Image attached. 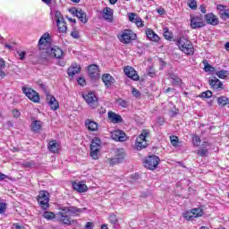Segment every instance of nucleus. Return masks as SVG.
I'll list each match as a JSON object with an SVG mask.
<instances>
[{"instance_id": "nucleus-64", "label": "nucleus", "mask_w": 229, "mask_h": 229, "mask_svg": "<svg viewBox=\"0 0 229 229\" xmlns=\"http://www.w3.org/2000/svg\"><path fill=\"white\" fill-rule=\"evenodd\" d=\"M225 49L226 51H229V42H227V43L225 44Z\"/></svg>"}, {"instance_id": "nucleus-47", "label": "nucleus", "mask_w": 229, "mask_h": 229, "mask_svg": "<svg viewBox=\"0 0 229 229\" xmlns=\"http://www.w3.org/2000/svg\"><path fill=\"white\" fill-rule=\"evenodd\" d=\"M193 146H199L201 144V139L199 136H194L192 138Z\"/></svg>"}, {"instance_id": "nucleus-35", "label": "nucleus", "mask_w": 229, "mask_h": 229, "mask_svg": "<svg viewBox=\"0 0 229 229\" xmlns=\"http://www.w3.org/2000/svg\"><path fill=\"white\" fill-rule=\"evenodd\" d=\"M216 76L220 78V80H226L229 76V72L226 70H221L216 72Z\"/></svg>"}, {"instance_id": "nucleus-18", "label": "nucleus", "mask_w": 229, "mask_h": 229, "mask_svg": "<svg viewBox=\"0 0 229 229\" xmlns=\"http://www.w3.org/2000/svg\"><path fill=\"white\" fill-rule=\"evenodd\" d=\"M47 101L52 110H58L60 108V104H58V100L54 96L47 94Z\"/></svg>"}, {"instance_id": "nucleus-31", "label": "nucleus", "mask_w": 229, "mask_h": 229, "mask_svg": "<svg viewBox=\"0 0 229 229\" xmlns=\"http://www.w3.org/2000/svg\"><path fill=\"white\" fill-rule=\"evenodd\" d=\"M56 24L60 33H67V23H65V20L57 21Z\"/></svg>"}, {"instance_id": "nucleus-43", "label": "nucleus", "mask_w": 229, "mask_h": 229, "mask_svg": "<svg viewBox=\"0 0 229 229\" xmlns=\"http://www.w3.org/2000/svg\"><path fill=\"white\" fill-rule=\"evenodd\" d=\"M131 94L134 98H137L138 99L140 98L142 96L140 91H139V89H137L136 88H132Z\"/></svg>"}, {"instance_id": "nucleus-58", "label": "nucleus", "mask_w": 229, "mask_h": 229, "mask_svg": "<svg viewBox=\"0 0 229 229\" xmlns=\"http://www.w3.org/2000/svg\"><path fill=\"white\" fill-rule=\"evenodd\" d=\"M13 117H20L21 112H19V110L15 109L13 111Z\"/></svg>"}, {"instance_id": "nucleus-2", "label": "nucleus", "mask_w": 229, "mask_h": 229, "mask_svg": "<svg viewBox=\"0 0 229 229\" xmlns=\"http://www.w3.org/2000/svg\"><path fill=\"white\" fill-rule=\"evenodd\" d=\"M179 49L185 55H194V46L187 38L182 37L177 41Z\"/></svg>"}, {"instance_id": "nucleus-36", "label": "nucleus", "mask_w": 229, "mask_h": 229, "mask_svg": "<svg viewBox=\"0 0 229 229\" xmlns=\"http://www.w3.org/2000/svg\"><path fill=\"white\" fill-rule=\"evenodd\" d=\"M164 31V38L166 39V40H173V32L169 31V28H165L163 30Z\"/></svg>"}, {"instance_id": "nucleus-6", "label": "nucleus", "mask_w": 229, "mask_h": 229, "mask_svg": "<svg viewBox=\"0 0 229 229\" xmlns=\"http://www.w3.org/2000/svg\"><path fill=\"white\" fill-rule=\"evenodd\" d=\"M149 131L148 130H143L141 134L136 139V149L138 151H140V149H144V148H148V141L146 140V138L148 137Z\"/></svg>"}, {"instance_id": "nucleus-22", "label": "nucleus", "mask_w": 229, "mask_h": 229, "mask_svg": "<svg viewBox=\"0 0 229 229\" xmlns=\"http://www.w3.org/2000/svg\"><path fill=\"white\" fill-rule=\"evenodd\" d=\"M81 72V67L78 64H72L69 69H68V76L72 78L75 74H80Z\"/></svg>"}, {"instance_id": "nucleus-45", "label": "nucleus", "mask_w": 229, "mask_h": 229, "mask_svg": "<svg viewBox=\"0 0 229 229\" xmlns=\"http://www.w3.org/2000/svg\"><path fill=\"white\" fill-rule=\"evenodd\" d=\"M109 222L111 223V225H117V216H115L114 214L110 215Z\"/></svg>"}, {"instance_id": "nucleus-23", "label": "nucleus", "mask_w": 229, "mask_h": 229, "mask_svg": "<svg viewBox=\"0 0 229 229\" xmlns=\"http://www.w3.org/2000/svg\"><path fill=\"white\" fill-rule=\"evenodd\" d=\"M146 36L149 38V40H152V42H158L160 40V38L153 30L147 29L146 30Z\"/></svg>"}, {"instance_id": "nucleus-56", "label": "nucleus", "mask_w": 229, "mask_h": 229, "mask_svg": "<svg viewBox=\"0 0 229 229\" xmlns=\"http://www.w3.org/2000/svg\"><path fill=\"white\" fill-rule=\"evenodd\" d=\"M85 228L86 229H92L94 228V224L92 222H88L86 225H85Z\"/></svg>"}, {"instance_id": "nucleus-41", "label": "nucleus", "mask_w": 229, "mask_h": 229, "mask_svg": "<svg viewBox=\"0 0 229 229\" xmlns=\"http://www.w3.org/2000/svg\"><path fill=\"white\" fill-rule=\"evenodd\" d=\"M116 103L119 105V106H122L123 108H128V101L123 98H118L116 100Z\"/></svg>"}, {"instance_id": "nucleus-5", "label": "nucleus", "mask_w": 229, "mask_h": 229, "mask_svg": "<svg viewBox=\"0 0 229 229\" xmlns=\"http://www.w3.org/2000/svg\"><path fill=\"white\" fill-rule=\"evenodd\" d=\"M118 38L122 44H130L131 40H135L137 38V34L132 32L130 30H124L118 35Z\"/></svg>"}, {"instance_id": "nucleus-7", "label": "nucleus", "mask_w": 229, "mask_h": 229, "mask_svg": "<svg viewBox=\"0 0 229 229\" xmlns=\"http://www.w3.org/2000/svg\"><path fill=\"white\" fill-rule=\"evenodd\" d=\"M158 164H160V157L157 156H148L144 161L145 167L151 171L157 169V167H158Z\"/></svg>"}, {"instance_id": "nucleus-39", "label": "nucleus", "mask_w": 229, "mask_h": 229, "mask_svg": "<svg viewBox=\"0 0 229 229\" xmlns=\"http://www.w3.org/2000/svg\"><path fill=\"white\" fill-rule=\"evenodd\" d=\"M199 98H202V99H210V98H212V91H204L199 96Z\"/></svg>"}, {"instance_id": "nucleus-24", "label": "nucleus", "mask_w": 229, "mask_h": 229, "mask_svg": "<svg viewBox=\"0 0 229 229\" xmlns=\"http://www.w3.org/2000/svg\"><path fill=\"white\" fill-rule=\"evenodd\" d=\"M72 187L77 192H87V185L82 182H72Z\"/></svg>"}, {"instance_id": "nucleus-30", "label": "nucleus", "mask_w": 229, "mask_h": 229, "mask_svg": "<svg viewBox=\"0 0 229 229\" xmlns=\"http://www.w3.org/2000/svg\"><path fill=\"white\" fill-rule=\"evenodd\" d=\"M169 79L171 80L172 85H174V87H178V85L182 83V79H180V77H178L177 75H174V73H171L169 75Z\"/></svg>"}, {"instance_id": "nucleus-60", "label": "nucleus", "mask_w": 229, "mask_h": 229, "mask_svg": "<svg viewBox=\"0 0 229 229\" xmlns=\"http://www.w3.org/2000/svg\"><path fill=\"white\" fill-rule=\"evenodd\" d=\"M123 158H124V153H122L120 157H115L114 160H116V162H121Z\"/></svg>"}, {"instance_id": "nucleus-59", "label": "nucleus", "mask_w": 229, "mask_h": 229, "mask_svg": "<svg viewBox=\"0 0 229 229\" xmlns=\"http://www.w3.org/2000/svg\"><path fill=\"white\" fill-rule=\"evenodd\" d=\"M157 12L159 15H164V13H165V10H164V8H158L157 9Z\"/></svg>"}, {"instance_id": "nucleus-33", "label": "nucleus", "mask_w": 229, "mask_h": 229, "mask_svg": "<svg viewBox=\"0 0 229 229\" xmlns=\"http://www.w3.org/2000/svg\"><path fill=\"white\" fill-rule=\"evenodd\" d=\"M202 64L204 65V71L206 72H214L216 71V68H214L210 64H208V61L207 59H204L202 61Z\"/></svg>"}, {"instance_id": "nucleus-28", "label": "nucleus", "mask_w": 229, "mask_h": 229, "mask_svg": "<svg viewBox=\"0 0 229 229\" xmlns=\"http://www.w3.org/2000/svg\"><path fill=\"white\" fill-rule=\"evenodd\" d=\"M58 148H60V145L56 140H51L48 143V149L51 151V153H58Z\"/></svg>"}, {"instance_id": "nucleus-49", "label": "nucleus", "mask_w": 229, "mask_h": 229, "mask_svg": "<svg viewBox=\"0 0 229 229\" xmlns=\"http://www.w3.org/2000/svg\"><path fill=\"white\" fill-rule=\"evenodd\" d=\"M68 12L70 13H72V15H74V17H77L78 16V13L80 12V9H77V8H71L68 10Z\"/></svg>"}, {"instance_id": "nucleus-48", "label": "nucleus", "mask_w": 229, "mask_h": 229, "mask_svg": "<svg viewBox=\"0 0 229 229\" xmlns=\"http://www.w3.org/2000/svg\"><path fill=\"white\" fill-rule=\"evenodd\" d=\"M172 146H178V138L176 136L170 137Z\"/></svg>"}, {"instance_id": "nucleus-13", "label": "nucleus", "mask_w": 229, "mask_h": 229, "mask_svg": "<svg viewBox=\"0 0 229 229\" xmlns=\"http://www.w3.org/2000/svg\"><path fill=\"white\" fill-rule=\"evenodd\" d=\"M83 98L85 99L86 103L92 108H96V106H98V98L94 93L89 92L88 94L83 95Z\"/></svg>"}, {"instance_id": "nucleus-8", "label": "nucleus", "mask_w": 229, "mask_h": 229, "mask_svg": "<svg viewBox=\"0 0 229 229\" xmlns=\"http://www.w3.org/2000/svg\"><path fill=\"white\" fill-rule=\"evenodd\" d=\"M22 92L25 94V96H27V98H29L30 99V101H32L33 103H38V101H40V96L38 95V93L37 91H35V89H31V88H26L23 87L22 88Z\"/></svg>"}, {"instance_id": "nucleus-42", "label": "nucleus", "mask_w": 229, "mask_h": 229, "mask_svg": "<svg viewBox=\"0 0 229 229\" xmlns=\"http://www.w3.org/2000/svg\"><path fill=\"white\" fill-rule=\"evenodd\" d=\"M220 19L223 21L229 19V9H225L224 13H220Z\"/></svg>"}, {"instance_id": "nucleus-62", "label": "nucleus", "mask_w": 229, "mask_h": 229, "mask_svg": "<svg viewBox=\"0 0 229 229\" xmlns=\"http://www.w3.org/2000/svg\"><path fill=\"white\" fill-rule=\"evenodd\" d=\"M6 178V174L0 173V182H3Z\"/></svg>"}, {"instance_id": "nucleus-37", "label": "nucleus", "mask_w": 229, "mask_h": 229, "mask_svg": "<svg viewBox=\"0 0 229 229\" xmlns=\"http://www.w3.org/2000/svg\"><path fill=\"white\" fill-rule=\"evenodd\" d=\"M218 105H221L222 106H226L228 105V98L226 97H219L217 98Z\"/></svg>"}, {"instance_id": "nucleus-26", "label": "nucleus", "mask_w": 229, "mask_h": 229, "mask_svg": "<svg viewBox=\"0 0 229 229\" xmlns=\"http://www.w3.org/2000/svg\"><path fill=\"white\" fill-rule=\"evenodd\" d=\"M85 126L88 128L89 131H98V123L91 121V120H86Z\"/></svg>"}, {"instance_id": "nucleus-61", "label": "nucleus", "mask_w": 229, "mask_h": 229, "mask_svg": "<svg viewBox=\"0 0 229 229\" xmlns=\"http://www.w3.org/2000/svg\"><path fill=\"white\" fill-rule=\"evenodd\" d=\"M66 19L70 21V22H73V24H76V19H72L69 16H66Z\"/></svg>"}, {"instance_id": "nucleus-38", "label": "nucleus", "mask_w": 229, "mask_h": 229, "mask_svg": "<svg viewBox=\"0 0 229 229\" xmlns=\"http://www.w3.org/2000/svg\"><path fill=\"white\" fill-rule=\"evenodd\" d=\"M140 18V17H139V15H137V13H129V21L131 22L136 23L139 21Z\"/></svg>"}, {"instance_id": "nucleus-16", "label": "nucleus", "mask_w": 229, "mask_h": 229, "mask_svg": "<svg viewBox=\"0 0 229 229\" xmlns=\"http://www.w3.org/2000/svg\"><path fill=\"white\" fill-rule=\"evenodd\" d=\"M123 72H124V74H126L128 76V78H131L134 81H139V78H140L139 74H137V71H135V69H133V67L126 66L123 69Z\"/></svg>"}, {"instance_id": "nucleus-50", "label": "nucleus", "mask_w": 229, "mask_h": 229, "mask_svg": "<svg viewBox=\"0 0 229 229\" xmlns=\"http://www.w3.org/2000/svg\"><path fill=\"white\" fill-rule=\"evenodd\" d=\"M6 212V203L0 202V214Z\"/></svg>"}, {"instance_id": "nucleus-54", "label": "nucleus", "mask_w": 229, "mask_h": 229, "mask_svg": "<svg viewBox=\"0 0 229 229\" xmlns=\"http://www.w3.org/2000/svg\"><path fill=\"white\" fill-rule=\"evenodd\" d=\"M216 10H219L220 13H223L226 10V6L223 4H219L216 6Z\"/></svg>"}, {"instance_id": "nucleus-27", "label": "nucleus", "mask_w": 229, "mask_h": 229, "mask_svg": "<svg viewBox=\"0 0 229 229\" xmlns=\"http://www.w3.org/2000/svg\"><path fill=\"white\" fill-rule=\"evenodd\" d=\"M30 128L34 133H38L40 131V129L42 128V122L38 120H34L31 123Z\"/></svg>"}, {"instance_id": "nucleus-25", "label": "nucleus", "mask_w": 229, "mask_h": 229, "mask_svg": "<svg viewBox=\"0 0 229 229\" xmlns=\"http://www.w3.org/2000/svg\"><path fill=\"white\" fill-rule=\"evenodd\" d=\"M103 17L106 19V21H112L114 17V10H112L110 7H106L103 10Z\"/></svg>"}, {"instance_id": "nucleus-9", "label": "nucleus", "mask_w": 229, "mask_h": 229, "mask_svg": "<svg viewBox=\"0 0 229 229\" xmlns=\"http://www.w3.org/2000/svg\"><path fill=\"white\" fill-rule=\"evenodd\" d=\"M201 216H203V209H201V208H196L186 212L184 214V219H186V221H192V219L201 217Z\"/></svg>"}, {"instance_id": "nucleus-63", "label": "nucleus", "mask_w": 229, "mask_h": 229, "mask_svg": "<svg viewBox=\"0 0 229 229\" xmlns=\"http://www.w3.org/2000/svg\"><path fill=\"white\" fill-rule=\"evenodd\" d=\"M200 11L202 13H207V9L203 5L200 6Z\"/></svg>"}, {"instance_id": "nucleus-11", "label": "nucleus", "mask_w": 229, "mask_h": 229, "mask_svg": "<svg viewBox=\"0 0 229 229\" xmlns=\"http://www.w3.org/2000/svg\"><path fill=\"white\" fill-rule=\"evenodd\" d=\"M49 46V34L45 33L38 41V47L43 53L47 54V50L50 48Z\"/></svg>"}, {"instance_id": "nucleus-44", "label": "nucleus", "mask_w": 229, "mask_h": 229, "mask_svg": "<svg viewBox=\"0 0 229 229\" xmlns=\"http://www.w3.org/2000/svg\"><path fill=\"white\" fill-rule=\"evenodd\" d=\"M55 19H56V22H60L62 21H65V19L62 15V13H60L59 11L55 12Z\"/></svg>"}, {"instance_id": "nucleus-34", "label": "nucleus", "mask_w": 229, "mask_h": 229, "mask_svg": "<svg viewBox=\"0 0 229 229\" xmlns=\"http://www.w3.org/2000/svg\"><path fill=\"white\" fill-rule=\"evenodd\" d=\"M42 216L44 219H47V221H53V219L56 217V215L51 211H45Z\"/></svg>"}, {"instance_id": "nucleus-1", "label": "nucleus", "mask_w": 229, "mask_h": 229, "mask_svg": "<svg viewBox=\"0 0 229 229\" xmlns=\"http://www.w3.org/2000/svg\"><path fill=\"white\" fill-rule=\"evenodd\" d=\"M60 210L61 211H59L56 216L63 225H67L68 226L74 225V220L69 216L76 217L83 212V209L79 208L78 207H63Z\"/></svg>"}, {"instance_id": "nucleus-10", "label": "nucleus", "mask_w": 229, "mask_h": 229, "mask_svg": "<svg viewBox=\"0 0 229 229\" xmlns=\"http://www.w3.org/2000/svg\"><path fill=\"white\" fill-rule=\"evenodd\" d=\"M191 28L192 30H198V28L205 27V21L201 16H191Z\"/></svg>"}, {"instance_id": "nucleus-15", "label": "nucleus", "mask_w": 229, "mask_h": 229, "mask_svg": "<svg viewBox=\"0 0 229 229\" xmlns=\"http://www.w3.org/2000/svg\"><path fill=\"white\" fill-rule=\"evenodd\" d=\"M50 55L51 56H54V58H57V59L64 58V51L58 47L48 48L47 50L46 55Z\"/></svg>"}, {"instance_id": "nucleus-17", "label": "nucleus", "mask_w": 229, "mask_h": 229, "mask_svg": "<svg viewBox=\"0 0 229 229\" xmlns=\"http://www.w3.org/2000/svg\"><path fill=\"white\" fill-rule=\"evenodd\" d=\"M88 72L92 80H98L99 78V68L97 64H90L88 67Z\"/></svg>"}, {"instance_id": "nucleus-21", "label": "nucleus", "mask_w": 229, "mask_h": 229, "mask_svg": "<svg viewBox=\"0 0 229 229\" xmlns=\"http://www.w3.org/2000/svg\"><path fill=\"white\" fill-rule=\"evenodd\" d=\"M102 81L105 83L107 89H110V87H112V85L115 83V79H114V77H112V75H110L109 73H105L102 76Z\"/></svg>"}, {"instance_id": "nucleus-32", "label": "nucleus", "mask_w": 229, "mask_h": 229, "mask_svg": "<svg viewBox=\"0 0 229 229\" xmlns=\"http://www.w3.org/2000/svg\"><path fill=\"white\" fill-rule=\"evenodd\" d=\"M6 67V62L0 57V80L6 78V72L3 71Z\"/></svg>"}, {"instance_id": "nucleus-40", "label": "nucleus", "mask_w": 229, "mask_h": 229, "mask_svg": "<svg viewBox=\"0 0 229 229\" xmlns=\"http://www.w3.org/2000/svg\"><path fill=\"white\" fill-rule=\"evenodd\" d=\"M197 154L199 157H208V149L206 148H201L200 149L198 150Z\"/></svg>"}, {"instance_id": "nucleus-55", "label": "nucleus", "mask_w": 229, "mask_h": 229, "mask_svg": "<svg viewBox=\"0 0 229 229\" xmlns=\"http://www.w3.org/2000/svg\"><path fill=\"white\" fill-rule=\"evenodd\" d=\"M18 56L21 60H24L26 58V52H18Z\"/></svg>"}, {"instance_id": "nucleus-19", "label": "nucleus", "mask_w": 229, "mask_h": 229, "mask_svg": "<svg viewBox=\"0 0 229 229\" xmlns=\"http://www.w3.org/2000/svg\"><path fill=\"white\" fill-rule=\"evenodd\" d=\"M205 21L208 24L211 26H217L219 24V18L216 16L214 13H208L205 15Z\"/></svg>"}, {"instance_id": "nucleus-52", "label": "nucleus", "mask_w": 229, "mask_h": 229, "mask_svg": "<svg viewBox=\"0 0 229 229\" xmlns=\"http://www.w3.org/2000/svg\"><path fill=\"white\" fill-rule=\"evenodd\" d=\"M138 28H144V21H142V19H138L136 22L134 23Z\"/></svg>"}, {"instance_id": "nucleus-4", "label": "nucleus", "mask_w": 229, "mask_h": 229, "mask_svg": "<svg viewBox=\"0 0 229 229\" xmlns=\"http://www.w3.org/2000/svg\"><path fill=\"white\" fill-rule=\"evenodd\" d=\"M37 199L42 210H47L49 208V192L46 191H39Z\"/></svg>"}, {"instance_id": "nucleus-57", "label": "nucleus", "mask_w": 229, "mask_h": 229, "mask_svg": "<svg viewBox=\"0 0 229 229\" xmlns=\"http://www.w3.org/2000/svg\"><path fill=\"white\" fill-rule=\"evenodd\" d=\"M78 83H79V85H81V87H84V85H85V79H83V78H79V80H78Z\"/></svg>"}, {"instance_id": "nucleus-20", "label": "nucleus", "mask_w": 229, "mask_h": 229, "mask_svg": "<svg viewBox=\"0 0 229 229\" xmlns=\"http://www.w3.org/2000/svg\"><path fill=\"white\" fill-rule=\"evenodd\" d=\"M107 115H108V119L114 124H117L119 123H123V116H121V114L114 113V111H109Z\"/></svg>"}, {"instance_id": "nucleus-53", "label": "nucleus", "mask_w": 229, "mask_h": 229, "mask_svg": "<svg viewBox=\"0 0 229 229\" xmlns=\"http://www.w3.org/2000/svg\"><path fill=\"white\" fill-rule=\"evenodd\" d=\"M71 35L73 38H80V32L76 30H73L72 32H71Z\"/></svg>"}, {"instance_id": "nucleus-14", "label": "nucleus", "mask_w": 229, "mask_h": 229, "mask_svg": "<svg viewBox=\"0 0 229 229\" xmlns=\"http://www.w3.org/2000/svg\"><path fill=\"white\" fill-rule=\"evenodd\" d=\"M208 83L213 90H216L217 92H219L220 90H225V86L223 85V82L219 79H217V77H213L212 79H210Z\"/></svg>"}, {"instance_id": "nucleus-29", "label": "nucleus", "mask_w": 229, "mask_h": 229, "mask_svg": "<svg viewBox=\"0 0 229 229\" xmlns=\"http://www.w3.org/2000/svg\"><path fill=\"white\" fill-rule=\"evenodd\" d=\"M77 17L79 18V21H81V22H82L83 24H87V22H89V19H87V13L81 9H79V13H77Z\"/></svg>"}, {"instance_id": "nucleus-12", "label": "nucleus", "mask_w": 229, "mask_h": 229, "mask_svg": "<svg viewBox=\"0 0 229 229\" xmlns=\"http://www.w3.org/2000/svg\"><path fill=\"white\" fill-rule=\"evenodd\" d=\"M111 137L113 140H116L117 142H126V140H128V136L121 130L113 131Z\"/></svg>"}, {"instance_id": "nucleus-51", "label": "nucleus", "mask_w": 229, "mask_h": 229, "mask_svg": "<svg viewBox=\"0 0 229 229\" xmlns=\"http://www.w3.org/2000/svg\"><path fill=\"white\" fill-rule=\"evenodd\" d=\"M23 167H35V162L30 161V162H24L22 164Z\"/></svg>"}, {"instance_id": "nucleus-3", "label": "nucleus", "mask_w": 229, "mask_h": 229, "mask_svg": "<svg viewBox=\"0 0 229 229\" xmlns=\"http://www.w3.org/2000/svg\"><path fill=\"white\" fill-rule=\"evenodd\" d=\"M99 151H101V140L95 137L90 144V157L93 160H98V158H99Z\"/></svg>"}, {"instance_id": "nucleus-46", "label": "nucleus", "mask_w": 229, "mask_h": 229, "mask_svg": "<svg viewBox=\"0 0 229 229\" xmlns=\"http://www.w3.org/2000/svg\"><path fill=\"white\" fill-rule=\"evenodd\" d=\"M188 4L191 10H196L198 8V3L196 2V0H190V3Z\"/></svg>"}]
</instances>
